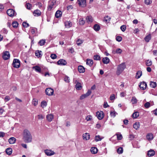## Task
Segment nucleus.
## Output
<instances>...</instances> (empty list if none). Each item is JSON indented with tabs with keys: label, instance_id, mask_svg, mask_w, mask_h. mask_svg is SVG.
Instances as JSON below:
<instances>
[{
	"label": "nucleus",
	"instance_id": "1",
	"mask_svg": "<svg viewBox=\"0 0 157 157\" xmlns=\"http://www.w3.org/2000/svg\"><path fill=\"white\" fill-rule=\"evenodd\" d=\"M22 140L25 143L32 141V136L30 132L27 129H24L22 133Z\"/></svg>",
	"mask_w": 157,
	"mask_h": 157
},
{
	"label": "nucleus",
	"instance_id": "2",
	"mask_svg": "<svg viewBox=\"0 0 157 157\" xmlns=\"http://www.w3.org/2000/svg\"><path fill=\"white\" fill-rule=\"evenodd\" d=\"M126 67V65L124 63H122L119 65L117 67V69L116 71V74L119 75L124 71Z\"/></svg>",
	"mask_w": 157,
	"mask_h": 157
},
{
	"label": "nucleus",
	"instance_id": "3",
	"mask_svg": "<svg viewBox=\"0 0 157 157\" xmlns=\"http://www.w3.org/2000/svg\"><path fill=\"white\" fill-rule=\"evenodd\" d=\"M2 57L4 60L8 59L10 57L9 52L7 51L3 52L2 53Z\"/></svg>",
	"mask_w": 157,
	"mask_h": 157
},
{
	"label": "nucleus",
	"instance_id": "4",
	"mask_svg": "<svg viewBox=\"0 0 157 157\" xmlns=\"http://www.w3.org/2000/svg\"><path fill=\"white\" fill-rule=\"evenodd\" d=\"M12 65L15 68H18L20 67V60L19 59H14Z\"/></svg>",
	"mask_w": 157,
	"mask_h": 157
},
{
	"label": "nucleus",
	"instance_id": "5",
	"mask_svg": "<svg viewBox=\"0 0 157 157\" xmlns=\"http://www.w3.org/2000/svg\"><path fill=\"white\" fill-rule=\"evenodd\" d=\"M77 3L80 6L82 7H85L86 6V0H78Z\"/></svg>",
	"mask_w": 157,
	"mask_h": 157
},
{
	"label": "nucleus",
	"instance_id": "6",
	"mask_svg": "<svg viewBox=\"0 0 157 157\" xmlns=\"http://www.w3.org/2000/svg\"><path fill=\"white\" fill-rule=\"evenodd\" d=\"M7 13L8 16L13 17L16 15V13L15 11L12 9H9L7 11Z\"/></svg>",
	"mask_w": 157,
	"mask_h": 157
},
{
	"label": "nucleus",
	"instance_id": "7",
	"mask_svg": "<svg viewBox=\"0 0 157 157\" xmlns=\"http://www.w3.org/2000/svg\"><path fill=\"white\" fill-rule=\"evenodd\" d=\"M45 92L46 94L48 96L52 95L54 93L53 90L50 88H46Z\"/></svg>",
	"mask_w": 157,
	"mask_h": 157
},
{
	"label": "nucleus",
	"instance_id": "8",
	"mask_svg": "<svg viewBox=\"0 0 157 157\" xmlns=\"http://www.w3.org/2000/svg\"><path fill=\"white\" fill-rule=\"evenodd\" d=\"M75 83L76 84L75 88L77 90H81L82 88V84L81 83L79 82L77 80H76L75 82Z\"/></svg>",
	"mask_w": 157,
	"mask_h": 157
},
{
	"label": "nucleus",
	"instance_id": "9",
	"mask_svg": "<svg viewBox=\"0 0 157 157\" xmlns=\"http://www.w3.org/2000/svg\"><path fill=\"white\" fill-rule=\"evenodd\" d=\"M44 152L46 155L48 156L52 155L55 154L53 151L48 149L44 150Z\"/></svg>",
	"mask_w": 157,
	"mask_h": 157
},
{
	"label": "nucleus",
	"instance_id": "10",
	"mask_svg": "<svg viewBox=\"0 0 157 157\" xmlns=\"http://www.w3.org/2000/svg\"><path fill=\"white\" fill-rule=\"evenodd\" d=\"M57 64L61 66L65 65L67 64L66 61L63 59H60L57 62Z\"/></svg>",
	"mask_w": 157,
	"mask_h": 157
},
{
	"label": "nucleus",
	"instance_id": "11",
	"mask_svg": "<svg viewBox=\"0 0 157 157\" xmlns=\"http://www.w3.org/2000/svg\"><path fill=\"white\" fill-rule=\"evenodd\" d=\"M139 86L141 90H144L146 88L147 84L146 82H140Z\"/></svg>",
	"mask_w": 157,
	"mask_h": 157
},
{
	"label": "nucleus",
	"instance_id": "12",
	"mask_svg": "<svg viewBox=\"0 0 157 157\" xmlns=\"http://www.w3.org/2000/svg\"><path fill=\"white\" fill-rule=\"evenodd\" d=\"M96 116L99 120L102 119L104 117V114L103 112H97L96 113Z\"/></svg>",
	"mask_w": 157,
	"mask_h": 157
},
{
	"label": "nucleus",
	"instance_id": "13",
	"mask_svg": "<svg viewBox=\"0 0 157 157\" xmlns=\"http://www.w3.org/2000/svg\"><path fill=\"white\" fill-rule=\"evenodd\" d=\"M83 138L84 140H87L90 139V135L89 133H86L83 134L82 135Z\"/></svg>",
	"mask_w": 157,
	"mask_h": 157
},
{
	"label": "nucleus",
	"instance_id": "14",
	"mask_svg": "<svg viewBox=\"0 0 157 157\" xmlns=\"http://www.w3.org/2000/svg\"><path fill=\"white\" fill-rule=\"evenodd\" d=\"M65 26L67 28H69L72 26V23L70 21H66L64 22Z\"/></svg>",
	"mask_w": 157,
	"mask_h": 157
},
{
	"label": "nucleus",
	"instance_id": "15",
	"mask_svg": "<svg viewBox=\"0 0 157 157\" xmlns=\"http://www.w3.org/2000/svg\"><path fill=\"white\" fill-rule=\"evenodd\" d=\"M47 120L49 122L51 121L54 118L53 115L52 114H49L46 116Z\"/></svg>",
	"mask_w": 157,
	"mask_h": 157
},
{
	"label": "nucleus",
	"instance_id": "16",
	"mask_svg": "<svg viewBox=\"0 0 157 157\" xmlns=\"http://www.w3.org/2000/svg\"><path fill=\"white\" fill-rule=\"evenodd\" d=\"M41 13V12L40 10H35L33 12V14L35 16L37 17L40 16Z\"/></svg>",
	"mask_w": 157,
	"mask_h": 157
},
{
	"label": "nucleus",
	"instance_id": "17",
	"mask_svg": "<svg viewBox=\"0 0 157 157\" xmlns=\"http://www.w3.org/2000/svg\"><path fill=\"white\" fill-rule=\"evenodd\" d=\"M147 139L148 140H151L153 139V136L152 133H149L146 136Z\"/></svg>",
	"mask_w": 157,
	"mask_h": 157
},
{
	"label": "nucleus",
	"instance_id": "18",
	"mask_svg": "<svg viewBox=\"0 0 157 157\" xmlns=\"http://www.w3.org/2000/svg\"><path fill=\"white\" fill-rule=\"evenodd\" d=\"M62 14V12L60 10H57L55 16L56 17L58 18L61 17Z\"/></svg>",
	"mask_w": 157,
	"mask_h": 157
},
{
	"label": "nucleus",
	"instance_id": "19",
	"mask_svg": "<svg viewBox=\"0 0 157 157\" xmlns=\"http://www.w3.org/2000/svg\"><path fill=\"white\" fill-rule=\"evenodd\" d=\"M55 2H52L50 1L49 2V5L48 6V10H51L52 9L53 7V6L54 5Z\"/></svg>",
	"mask_w": 157,
	"mask_h": 157
},
{
	"label": "nucleus",
	"instance_id": "20",
	"mask_svg": "<svg viewBox=\"0 0 157 157\" xmlns=\"http://www.w3.org/2000/svg\"><path fill=\"white\" fill-rule=\"evenodd\" d=\"M86 20L87 22L88 23H90L92 21L93 18L91 16H87L86 17Z\"/></svg>",
	"mask_w": 157,
	"mask_h": 157
},
{
	"label": "nucleus",
	"instance_id": "21",
	"mask_svg": "<svg viewBox=\"0 0 157 157\" xmlns=\"http://www.w3.org/2000/svg\"><path fill=\"white\" fill-rule=\"evenodd\" d=\"M78 70L80 73H83L85 71L84 68L82 66H79L78 67Z\"/></svg>",
	"mask_w": 157,
	"mask_h": 157
},
{
	"label": "nucleus",
	"instance_id": "22",
	"mask_svg": "<svg viewBox=\"0 0 157 157\" xmlns=\"http://www.w3.org/2000/svg\"><path fill=\"white\" fill-rule=\"evenodd\" d=\"M110 60L107 57L104 58L102 59V62L104 64H107L109 62Z\"/></svg>",
	"mask_w": 157,
	"mask_h": 157
},
{
	"label": "nucleus",
	"instance_id": "23",
	"mask_svg": "<svg viewBox=\"0 0 157 157\" xmlns=\"http://www.w3.org/2000/svg\"><path fill=\"white\" fill-rule=\"evenodd\" d=\"M86 63L87 65L90 67L92 65L93 62L92 59H86Z\"/></svg>",
	"mask_w": 157,
	"mask_h": 157
},
{
	"label": "nucleus",
	"instance_id": "24",
	"mask_svg": "<svg viewBox=\"0 0 157 157\" xmlns=\"http://www.w3.org/2000/svg\"><path fill=\"white\" fill-rule=\"evenodd\" d=\"M16 141V139L13 137H11L9 139V142L10 144H14Z\"/></svg>",
	"mask_w": 157,
	"mask_h": 157
},
{
	"label": "nucleus",
	"instance_id": "25",
	"mask_svg": "<svg viewBox=\"0 0 157 157\" xmlns=\"http://www.w3.org/2000/svg\"><path fill=\"white\" fill-rule=\"evenodd\" d=\"M140 125L139 122H136L133 125V128L136 130H137L140 127Z\"/></svg>",
	"mask_w": 157,
	"mask_h": 157
},
{
	"label": "nucleus",
	"instance_id": "26",
	"mask_svg": "<svg viewBox=\"0 0 157 157\" xmlns=\"http://www.w3.org/2000/svg\"><path fill=\"white\" fill-rule=\"evenodd\" d=\"M90 151L92 154H96L98 152V149L95 147H92L90 149Z\"/></svg>",
	"mask_w": 157,
	"mask_h": 157
},
{
	"label": "nucleus",
	"instance_id": "27",
	"mask_svg": "<svg viewBox=\"0 0 157 157\" xmlns=\"http://www.w3.org/2000/svg\"><path fill=\"white\" fill-rule=\"evenodd\" d=\"M103 138V137H101L99 135L96 136L95 137V140L96 142L100 141Z\"/></svg>",
	"mask_w": 157,
	"mask_h": 157
},
{
	"label": "nucleus",
	"instance_id": "28",
	"mask_svg": "<svg viewBox=\"0 0 157 157\" xmlns=\"http://www.w3.org/2000/svg\"><path fill=\"white\" fill-rule=\"evenodd\" d=\"M6 152L7 155H10L12 153V149L11 148H7L6 150Z\"/></svg>",
	"mask_w": 157,
	"mask_h": 157
},
{
	"label": "nucleus",
	"instance_id": "29",
	"mask_svg": "<svg viewBox=\"0 0 157 157\" xmlns=\"http://www.w3.org/2000/svg\"><path fill=\"white\" fill-rule=\"evenodd\" d=\"M151 36L150 34H149L147 36L144 38V40L146 42H148L149 40L151 39Z\"/></svg>",
	"mask_w": 157,
	"mask_h": 157
},
{
	"label": "nucleus",
	"instance_id": "30",
	"mask_svg": "<svg viewBox=\"0 0 157 157\" xmlns=\"http://www.w3.org/2000/svg\"><path fill=\"white\" fill-rule=\"evenodd\" d=\"M155 154V151L153 150H150L148 151L147 155L149 156H153Z\"/></svg>",
	"mask_w": 157,
	"mask_h": 157
},
{
	"label": "nucleus",
	"instance_id": "31",
	"mask_svg": "<svg viewBox=\"0 0 157 157\" xmlns=\"http://www.w3.org/2000/svg\"><path fill=\"white\" fill-rule=\"evenodd\" d=\"M33 68L34 69L36 72H41V68L38 66H36L33 67Z\"/></svg>",
	"mask_w": 157,
	"mask_h": 157
},
{
	"label": "nucleus",
	"instance_id": "32",
	"mask_svg": "<svg viewBox=\"0 0 157 157\" xmlns=\"http://www.w3.org/2000/svg\"><path fill=\"white\" fill-rule=\"evenodd\" d=\"M142 75V72L141 71H138L136 76V77L137 78H139Z\"/></svg>",
	"mask_w": 157,
	"mask_h": 157
},
{
	"label": "nucleus",
	"instance_id": "33",
	"mask_svg": "<svg viewBox=\"0 0 157 157\" xmlns=\"http://www.w3.org/2000/svg\"><path fill=\"white\" fill-rule=\"evenodd\" d=\"M150 86L153 88H155L157 85L156 83L155 82L152 81L150 82Z\"/></svg>",
	"mask_w": 157,
	"mask_h": 157
},
{
	"label": "nucleus",
	"instance_id": "34",
	"mask_svg": "<svg viewBox=\"0 0 157 157\" xmlns=\"http://www.w3.org/2000/svg\"><path fill=\"white\" fill-rule=\"evenodd\" d=\"M100 28V26L98 24H95L94 26V29L96 31H98Z\"/></svg>",
	"mask_w": 157,
	"mask_h": 157
},
{
	"label": "nucleus",
	"instance_id": "35",
	"mask_svg": "<svg viewBox=\"0 0 157 157\" xmlns=\"http://www.w3.org/2000/svg\"><path fill=\"white\" fill-rule=\"evenodd\" d=\"M110 19L111 18L110 17H109L108 16H107L104 17V21L106 23H108L109 22Z\"/></svg>",
	"mask_w": 157,
	"mask_h": 157
},
{
	"label": "nucleus",
	"instance_id": "36",
	"mask_svg": "<svg viewBox=\"0 0 157 157\" xmlns=\"http://www.w3.org/2000/svg\"><path fill=\"white\" fill-rule=\"evenodd\" d=\"M139 113L138 112H134L132 115V117L133 118H136L139 116Z\"/></svg>",
	"mask_w": 157,
	"mask_h": 157
},
{
	"label": "nucleus",
	"instance_id": "37",
	"mask_svg": "<svg viewBox=\"0 0 157 157\" xmlns=\"http://www.w3.org/2000/svg\"><path fill=\"white\" fill-rule=\"evenodd\" d=\"M45 40L44 39L41 40L39 41L38 43L40 46H43L45 44Z\"/></svg>",
	"mask_w": 157,
	"mask_h": 157
},
{
	"label": "nucleus",
	"instance_id": "38",
	"mask_svg": "<svg viewBox=\"0 0 157 157\" xmlns=\"http://www.w3.org/2000/svg\"><path fill=\"white\" fill-rule=\"evenodd\" d=\"M41 52V51H36L35 52V55L37 57H40L42 55L40 53V52Z\"/></svg>",
	"mask_w": 157,
	"mask_h": 157
},
{
	"label": "nucleus",
	"instance_id": "39",
	"mask_svg": "<svg viewBox=\"0 0 157 157\" xmlns=\"http://www.w3.org/2000/svg\"><path fill=\"white\" fill-rule=\"evenodd\" d=\"M117 114V113L115 111H111L110 113V115L111 117L114 118Z\"/></svg>",
	"mask_w": 157,
	"mask_h": 157
},
{
	"label": "nucleus",
	"instance_id": "40",
	"mask_svg": "<svg viewBox=\"0 0 157 157\" xmlns=\"http://www.w3.org/2000/svg\"><path fill=\"white\" fill-rule=\"evenodd\" d=\"M92 117L90 115H88L86 117L85 119L87 121H90L92 120Z\"/></svg>",
	"mask_w": 157,
	"mask_h": 157
},
{
	"label": "nucleus",
	"instance_id": "41",
	"mask_svg": "<svg viewBox=\"0 0 157 157\" xmlns=\"http://www.w3.org/2000/svg\"><path fill=\"white\" fill-rule=\"evenodd\" d=\"M85 21L83 20V18H80L79 20L78 23L80 25H83L85 23Z\"/></svg>",
	"mask_w": 157,
	"mask_h": 157
},
{
	"label": "nucleus",
	"instance_id": "42",
	"mask_svg": "<svg viewBox=\"0 0 157 157\" xmlns=\"http://www.w3.org/2000/svg\"><path fill=\"white\" fill-rule=\"evenodd\" d=\"M146 65L147 66H150L152 65V62L149 59L147 60L146 61Z\"/></svg>",
	"mask_w": 157,
	"mask_h": 157
},
{
	"label": "nucleus",
	"instance_id": "43",
	"mask_svg": "<svg viewBox=\"0 0 157 157\" xmlns=\"http://www.w3.org/2000/svg\"><path fill=\"white\" fill-rule=\"evenodd\" d=\"M94 59L95 60H99L101 59V57L98 55H96L94 56Z\"/></svg>",
	"mask_w": 157,
	"mask_h": 157
},
{
	"label": "nucleus",
	"instance_id": "44",
	"mask_svg": "<svg viewBox=\"0 0 157 157\" xmlns=\"http://www.w3.org/2000/svg\"><path fill=\"white\" fill-rule=\"evenodd\" d=\"M25 6H26V8L27 9H28L29 10H30L32 8V5L31 4H30L29 3H27L26 4Z\"/></svg>",
	"mask_w": 157,
	"mask_h": 157
},
{
	"label": "nucleus",
	"instance_id": "45",
	"mask_svg": "<svg viewBox=\"0 0 157 157\" xmlns=\"http://www.w3.org/2000/svg\"><path fill=\"white\" fill-rule=\"evenodd\" d=\"M131 101L132 104H136L137 102V100L135 97H132Z\"/></svg>",
	"mask_w": 157,
	"mask_h": 157
},
{
	"label": "nucleus",
	"instance_id": "46",
	"mask_svg": "<svg viewBox=\"0 0 157 157\" xmlns=\"http://www.w3.org/2000/svg\"><path fill=\"white\" fill-rule=\"evenodd\" d=\"M12 25L13 28H16L18 26V23L17 21H14L12 23Z\"/></svg>",
	"mask_w": 157,
	"mask_h": 157
},
{
	"label": "nucleus",
	"instance_id": "47",
	"mask_svg": "<svg viewBox=\"0 0 157 157\" xmlns=\"http://www.w3.org/2000/svg\"><path fill=\"white\" fill-rule=\"evenodd\" d=\"M47 105V103L45 101H44L41 102V106L43 108L45 107Z\"/></svg>",
	"mask_w": 157,
	"mask_h": 157
},
{
	"label": "nucleus",
	"instance_id": "48",
	"mask_svg": "<svg viewBox=\"0 0 157 157\" xmlns=\"http://www.w3.org/2000/svg\"><path fill=\"white\" fill-rule=\"evenodd\" d=\"M123 149L121 147H119L117 149V152L119 154H122L123 152Z\"/></svg>",
	"mask_w": 157,
	"mask_h": 157
},
{
	"label": "nucleus",
	"instance_id": "49",
	"mask_svg": "<svg viewBox=\"0 0 157 157\" xmlns=\"http://www.w3.org/2000/svg\"><path fill=\"white\" fill-rule=\"evenodd\" d=\"M37 100L36 99H33L32 101V104L34 106H36L37 105Z\"/></svg>",
	"mask_w": 157,
	"mask_h": 157
},
{
	"label": "nucleus",
	"instance_id": "50",
	"mask_svg": "<svg viewBox=\"0 0 157 157\" xmlns=\"http://www.w3.org/2000/svg\"><path fill=\"white\" fill-rule=\"evenodd\" d=\"M145 3V4L148 5L150 4L151 2V0H144Z\"/></svg>",
	"mask_w": 157,
	"mask_h": 157
},
{
	"label": "nucleus",
	"instance_id": "51",
	"mask_svg": "<svg viewBox=\"0 0 157 157\" xmlns=\"http://www.w3.org/2000/svg\"><path fill=\"white\" fill-rule=\"evenodd\" d=\"M83 43V40L80 39H78L77 40V44L78 45H80Z\"/></svg>",
	"mask_w": 157,
	"mask_h": 157
},
{
	"label": "nucleus",
	"instance_id": "52",
	"mask_svg": "<svg viewBox=\"0 0 157 157\" xmlns=\"http://www.w3.org/2000/svg\"><path fill=\"white\" fill-rule=\"evenodd\" d=\"M22 25L25 28H27L29 26V25L27 22H24L22 23Z\"/></svg>",
	"mask_w": 157,
	"mask_h": 157
},
{
	"label": "nucleus",
	"instance_id": "53",
	"mask_svg": "<svg viewBox=\"0 0 157 157\" xmlns=\"http://www.w3.org/2000/svg\"><path fill=\"white\" fill-rule=\"evenodd\" d=\"M116 135L118 140H121L122 139V135L119 134H117Z\"/></svg>",
	"mask_w": 157,
	"mask_h": 157
},
{
	"label": "nucleus",
	"instance_id": "54",
	"mask_svg": "<svg viewBox=\"0 0 157 157\" xmlns=\"http://www.w3.org/2000/svg\"><path fill=\"white\" fill-rule=\"evenodd\" d=\"M120 28L123 32H124L126 29V27L125 25H123Z\"/></svg>",
	"mask_w": 157,
	"mask_h": 157
},
{
	"label": "nucleus",
	"instance_id": "55",
	"mask_svg": "<svg viewBox=\"0 0 157 157\" xmlns=\"http://www.w3.org/2000/svg\"><path fill=\"white\" fill-rule=\"evenodd\" d=\"M135 137V135L133 134H130L129 136V138L130 140H133Z\"/></svg>",
	"mask_w": 157,
	"mask_h": 157
},
{
	"label": "nucleus",
	"instance_id": "56",
	"mask_svg": "<svg viewBox=\"0 0 157 157\" xmlns=\"http://www.w3.org/2000/svg\"><path fill=\"white\" fill-rule=\"evenodd\" d=\"M38 118L39 120H42L43 118H44V116L43 115H42L41 114L38 115H37Z\"/></svg>",
	"mask_w": 157,
	"mask_h": 157
},
{
	"label": "nucleus",
	"instance_id": "57",
	"mask_svg": "<svg viewBox=\"0 0 157 157\" xmlns=\"http://www.w3.org/2000/svg\"><path fill=\"white\" fill-rule=\"evenodd\" d=\"M150 106V104L149 102H147L144 104V106L146 108H148Z\"/></svg>",
	"mask_w": 157,
	"mask_h": 157
},
{
	"label": "nucleus",
	"instance_id": "58",
	"mask_svg": "<svg viewBox=\"0 0 157 157\" xmlns=\"http://www.w3.org/2000/svg\"><path fill=\"white\" fill-rule=\"evenodd\" d=\"M69 78L67 76H65L64 78V80L67 82H69Z\"/></svg>",
	"mask_w": 157,
	"mask_h": 157
},
{
	"label": "nucleus",
	"instance_id": "59",
	"mask_svg": "<svg viewBox=\"0 0 157 157\" xmlns=\"http://www.w3.org/2000/svg\"><path fill=\"white\" fill-rule=\"evenodd\" d=\"M87 97V96L85 94H84L80 96V98L81 100H82Z\"/></svg>",
	"mask_w": 157,
	"mask_h": 157
},
{
	"label": "nucleus",
	"instance_id": "60",
	"mask_svg": "<svg viewBox=\"0 0 157 157\" xmlns=\"http://www.w3.org/2000/svg\"><path fill=\"white\" fill-rule=\"evenodd\" d=\"M116 39L117 41L120 42L122 40V38L121 36H118L117 37Z\"/></svg>",
	"mask_w": 157,
	"mask_h": 157
},
{
	"label": "nucleus",
	"instance_id": "61",
	"mask_svg": "<svg viewBox=\"0 0 157 157\" xmlns=\"http://www.w3.org/2000/svg\"><path fill=\"white\" fill-rule=\"evenodd\" d=\"M122 52V50L120 48H117L116 51V53L117 54H121Z\"/></svg>",
	"mask_w": 157,
	"mask_h": 157
},
{
	"label": "nucleus",
	"instance_id": "62",
	"mask_svg": "<svg viewBox=\"0 0 157 157\" xmlns=\"http://www.w3.org/2000/svg\"><path fill=\"white\" fill-rule=\"evenodd\" d=\"M51 57L53 59H55L57 57V56L55 54H51Z\"/></svg>",
	"mask_w": 157,
	"mask_h": 157
},
{
	"label": "nucleus",
	"instance_id": "63",
	"mask_svg": "<svg viewBox=\"0 0 157 157\" xmlns=\"http://www.w3.org/2000/svg\"><path fill=\"white\" fill-rule=\"evenodd\" d=\"M36 5L39 8H41L42 7V4L40 2H37Z\"/></svg>",
	"mask_w": 157,
	"mask_h": 157
},
{
	"label": "nucleus",
	"instance_id": "64",
	"mask_svg": "<svg viewBox=\"0 0 157 157\" xmlns=\"http://www.w3.org/2000/svg\"><path fill=\"white\" fill-rule=\"evenodd\" d=\"M91 93V91L90 90H89L85 94L87 96V97H88L89 96L90 94Z\"/></svg>",
	"mask_w": 157,
	"mask_h": 157
}]
</instances>
